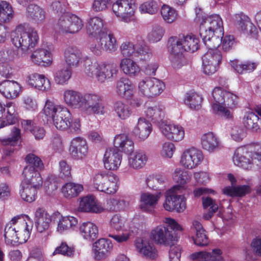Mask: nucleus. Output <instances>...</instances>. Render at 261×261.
Wrapping results in <instances>:
<instances>
[{
	"instance_id": "f257e3e1",
	"label": "nucleus",
	"mask_w": 261,
	"mask_h": 261,
	"mask_svg": "<svg viewBox=\"0 0 261 261\" xmlns=\"http://www.w3.org/2000/svg\"><path fill=\"white\" fill-rule=\"evenodd\" d=\"M199 34L206 46L218 47L224 35L223 23L219 15L203 19L199 27Z\"/></svg>"
},
{
	"instance_id": "f03ea898",
	"label": "nucleus",
	"mask_w": 261,
	"mask_h": 261,
	"mask_svg": "<svg viewBox=\"0 0 261 261\" xmlns=\"http://www.w3.org/2000/svg\"><path fill=\"white\" fill-rule=\"evenodd\" d=\"M12 36V43L24 55L31 51L37 45L39 40L37 32L27 24L17 26Z\"/></svg>"
},
{
	"instance_id": "7ed1b4c3",
	"label": "nucleus",
	"mask_w": 261,
	"mask_h": 261,
	"mask_svg": "<svg viewBox=\"0 0 261 261\" xmlns=\"http://www.w3.org/2000/svg\"><path fill=\"white\" fill-rule=\"evenodd\" d=\"M212 96L211 101L214 113L226 118H232V113L226 107L232 108L236 105L237 95L221 87H216L212 92Z\"/></svg>"
},
{
	"instance_id": "20e7f679",
	"label": "nucleus",
	"mask_w": 261,
	"mask_h": 261,
	"mask_svg": "<svg viewBox=\"0 0 261 261\" xmlns=\"http://www.w3.org/2000/svg\"><path fill=\"white\" fill-rule=\"evenodd\" d=\"M85 72L90 76H95L100 83L111 82L116 78L118 73L117 66L114 64L98 63L87 60L85 62Z\"/></svg>"
},
{
	"instance_id": "39448f33",
	"label": "nucleus",
	"mask_w": 261,
	"mask_h": 261,
	"mask_svg": "<svg viewBox=\"0 0 261 261\" xmlns=\"http://www.w3.org/2000/svg\"><path fill=\"white\" fill-rule=\"evenodd\" d=\"M167 225H160L154 228L150 232V239L156 244L169 245L174 240L173 230H182L181 226L177 222L170 218H166L164 221Z\"/></svg>"
},
{
	"instance_id": "423d86ee",
	"label": "nucleus",
	"mask_w": 261,
	"mask_h": 261,
	"mask_svg": "<svg viewBox=\"0 0 261 261\" xmlns=\"http://www.w3.org/2000/svg\"><path fill=\"white\" fill-rule=\"evenodd\" d=\"M44 113L52 118L55 126L60 130H66L69 127L72 121L71 114L69 110L61 106H56L49 100H47L44 107Z\"/></svg>"
},
{
	"instance_id": "0eeeda50",
	"label": "nucleus",
	"mask_w": 261,
	"mask_h": 261,
	"mask_svg": "<svg viewBox=\"0 0 261 261\" xmlns=\"http://www.w3.org/2000/svg\"><path fill=\"white\" fill-rule=\"evenodd\" d=\"M117 175L105 171H99L93 176V185L97 190L107 194H114L118 188Z\"/></svg>"
},
{
	"instance_id": "6e6552de",
	"label": "nucleus",
	"mask_w": 261,
	"mask_h": 261,
	"mask_svg": "<svg viewBox=\"0 0 261 261\" xmlns=\"http://www.w3.org/2000/svg\"><path fill=\"white\" fill-rule=\"evenodd\" d=\"M234 164L245 169H250L254 165L261 166V153L250 152L246 148H237L233 156Z\"/></svg>"
},
{
	"instance_id": "1a4fd4ad",
	"label": "nucleus",
	"mask_w": 261,
	"mask_h": 261,
	"mask_svg": "<svg viewBox=\"0 0 261 261\" xmlns=\"http://www.w3.org/2000/svg\"><path fill=\"white\" fill-rule=\"evenodd\" d=\"M81 103V110L86 114L104 115L107 113L106 109L102 103L100 94L96 93H87L83 95Z\"/></svg>"
},
{
	"instance_id": "9d476101",
	"label": "nucleus",
	"mask_w": 261,
	"mask_h": 261,
	"mask_svg": "<svg viewBox=\"0 0 261 261\" xmlns=\"http://www.w3.org/2000/svg\"><path fill=\"white\" fill-rule=\"evenodd\" d=\"M81 18L75 15L65 14L62 15L55 27L57 32L61 34H75L83 27Z\"/></svg>"
},
{
	"instance_id": "9b49d317",
	"label": "nucleus",
	"mask_w": 261,
	"mask_h": 261,
	"mask_svg": "<svg viewBox=\"0 0 261 261\" xmlns=\"http://www.w3.org/2000/svg\"><path fill=\"white\" fill-rule=\"evenodd\" d=\"M181 43L176 37H170L168 40L170 50L169 59L172 67L179 69L187 64V60L184 55Z\"/></svg>"
},
{
	"instance_id": "f8f14e48",
	"label": "nucleus",
	"mask_w": 261,
	"mask_h": 261,
	"mask_svg": "<svg viewBox=\"0 0 261 261\" xmlns=\"http://www.w3.org/2000/svg\"><path fill=\"white\" fill-rule=\"evenodd\" d=\"M136 7L133 0H118L112 5V10L117 17L128 22L134 19Z\"/></svg>"
},
{
	"instance_id": "ddd939ff",
	"label": "nucleus",
	"mask_w": 261,
	"mask_h": 261,
	"mask_svg": "<svg viewBox=\"0 0 261 261\" xmlns=\"http://www.w3.org/2000/svg\"><path fill=\"white\" fill-rule=\"evenodd\" d=\"M207 47L208 49L202 57L203 69L206 74L211 75L218 69L222 56L217 47Z\"/></svg>"
},
{
	"instance_id": "4468645a",
	"label": "nucleus",
	"mask_w": 261,
	"mask_h": 261,
	"mask_svg": "<svg viewBox=\"0 0 261 261\" xmlns=\"http://www.w3.org/2000/svg\"><path fill=\"white\" fill-rule=\"evenodd\" d=\"M34 222L38 232L45 233V240L50 235L49 231L51 222V216L43 207H38L34 213Z\"/></svg>"
},
{
	"instance_id": "2eb2a0df",
	"label": "nucleus",
	"mask_w": 261,
	"mask_h": 261,
	"mask_svg": "<svg viewBox=\"0 0 261 261\" xmlns=\"http://www.w3.org/2000/svg\"><path fill=\"white\" fill-rule=\"evenodd\" d=\"M203 159V153L200 150L192 148L185 150L180 160L181 165L188 169H192L199 165Z\"/></svg>"
},
{
	"instance_id": "dca6fc26",
	"label": "nucleus",
	"mask_w": 261,
	"mask_h": 261,
	"mask_svg": "<svg viewBox=\"0 0 261 261\" xmlns=\"http://www.w3.org/2000/svg\"><path fill=\"white\" fill-rule=\"evenodd\" d=\"M184 188L180 186H174L166 193V200L164 203V207L168 211H176L181 213L185 211V205L181 202L180 206L176 207L175 202H177V198L178 194H182Z\"/></svg>"
},
{
	"instance_id": "f3484780",
	"label": "nucleus",
	"mask_w": 261,
	"mask_h": 261,
	"mask_svg": "<svg viewBox=\"0 0 261 261\" xmlns=\"http://www.w3.org/2000/svg\"><path fill=\"white\" fill-rule=\"evenodd\" d=\"M159 127L163 135L168 140L178 142L184 138L185 130L180 125L163 122L159 124Z\"/></svg>"
},
{
	"instance_id": "a211bd4d",
	"label": "nucleus",
	"mask_w": 261,
	"mask_h": 261,
	"mask_svg": "<svg viewBox=\"0 0 261 261\" xmlns=\"http://www.w3.org/2000/svg\"><path fill=\"white\" fill-rule=\"evenodd\" d=\"M113 246L111 242L106 239H100L93 245L92 252L95 260H101L110 254Z\"/></svg>"
},
{
	"instance_id": "6ab92c4d",
	"label": "nucleus",
	"mask_w": 261,
	"mask_h": 261,
	"mask_svg": "<svg viewBox=\"0 0 261 261\" xmlns=\"http://www.w3.org/2000/svg\"><path fill=\"white\" fill-rule=\"evenodd\" d=\"M233 20L244 34L252 38L257 37V30L247 16L243 13L236 14L233 17Z\"/></svg>"
},
{
	"instance_id": "aec40b11",
	"label": "nucleus",
	"mask_w": 261,
	"mask_h": 261,
	"mask_svg": "<svg viewBox=\"0 0 261 261\" xmlns=\"http://www.w3.org/2000/svg\"><path fill=\"white\" fill-rule=\"evenodd\" d=\"M134 244L136 251L141 256L150 259H154L157 257V250L148 239L137 238Z\"/></svg>"
},
{
	"instance_id": "412c9836",
	"label": "nucleus",
	"mask_w": 261,
	"mask_h": 261,
	"mask_svg": "<svg viewBox=\"0 0 261 261\" xmlns=\"http://www.w3.org/2000/svg\"><path fill=\"white\" fill-rule=\"evenodd\" d=\"M121 160L122 155L118 148H108L103 156L104 167L107 170H116L120 166Z\"/></svg>"
},
{
	"instance_id": "4be33fe9",
	"label": "nucleus",
	"mask_w": 261,
	"mask_h": 261,
	"mask_svg": "<svg viewBox=\"0 0 261 261\" xmlns=\"http://www.w3.org/2000/svg\"><path fill=\"white\" fill-rule=\"evenodd\" d=\"M160 192L152 194L149 192L142 193L140 197L139 208L144 212L152 213L161 198Z\"/></svg>"
},
{
	"instance_id": "5701e85b",
	"label": "nucleus",
	"mask_w": 261,
	"mask_h": 261,
	"mask_svg": "<svg viewBox=\"0 0 261 261\" xmlns=\"http://www.w3.org/2000/svg\"><path fill=\"white\" fill-rule=\"evenodd\" d=\"M19 220L20 218L19 216L14 217L5 226L4 238L5 243L7 245H14L17 243V235H18V232H19L17 221Z\"/></svg>"
},
{
	"instance_id": "b1692460",
	"label": "nucleus",
	"mask_w": 261,
	"mask_h": 261,
	"mask_svg": "<svg viewBox=\"0 0 261 261\" xmlns=\"http://www.w3.org/2000/svg\"><path fill=\"white\" fill-rule=\"evenodd\" d=\"M79 209L81 212L100 213L105 211L102 205L93 196H87L81 198Z\"/></svg>"
},
{
	"instance_id": "393cba45",
	"label": "nucleus",
	"mask_w": 261,
	"mask_h": 261,
	"mask_svg": "<svg viewBox=\"0 0 261 261\" xmlns=\"http://www.w3.org/2000/svg\"><path fill=\"white\" fill-rule=\"evenodd\" d=\"M104 20L98 16L89 18L86 23V29L89 36L98 37L104 33Z\"/></svg>"
},
{
	"instance_id": "a878e982",
	"label": "nucleus",
	"mask_w": 261,
	"mask_h": 261,
	"mask_svg": "<svg viewBox=\"0 0 261 261\" xmlns=\"http://www.w3.org/2000/svg\"><path fill=\"white\" fill-rule=\"evenodd\" d=\"M20 92L21 86L16 81L5 80L0 83V92L7 98H15Z\"/></svg>"
},
{
	"instance_id": "bb28decb",
	"label": "nucleus",
	"mask_w": 261,
	"mask_h": 261,
	"mask_svg": "<svg viewBox=\"0 0 261 261\" xmlns=\"http://www.w3.org/2000/svg\"><path fill=\"white\" fill-rule=\"evenodd\" d=\"M54 220L57 222V231L63 233L73 228L77 224V220L72 216H63L60 213L55 214Z\"/></svg>"
},
{
	"instance_id": "cd10ccee",
	"label": "nucleus",
	"mask_w": 261,
	"mask_h": 261,
	"mask_svg": "<svg viewBox=\"0 0 261 261\" xmlns=\"http://www.w3.org/2000/svg\"><path fill=\"white\" fill-rule=\"evenodd\" d=\"M116 91L120 96L126 99H130L134 95L135 89L128 79L122 77L117 82Z\"/></svg>"
},
{
	"instance_id": "c85d7f7f",
	"label": "nucleus",
	"mask_w": 261,
	"mask_h": 261,
	"mask_svg": "<svg viewBox=\"0 0 261 261\" xmlns=\"http://www.w3.org/2000/svg\"><path fill=\"white\" fill-rule=\"evenodd\" d=\"M151 131V124L145 118H140L136 126L133 129L132 134L140 140H144L148 137Z\"/></svg>"
},
{
	"instance_id": "c756f323",
	"label": "nucleus",
	"mask_w": 261,
	"mask_h": 261,
	"mask_svg": "<svg viewBox=\"0 0 261 261\" xmlns=\"http://www.w3.org/2000/svg\"><path fill=\"white\" fill-rule=\"evenodd\" d=\"M71 155L75 159H82L88 153V147L85 140L80 137L74 138L70 147Z\"/></svg>"
},
{
	"instance_id": "7c9ffc66",
	"label": "nucleus",
	"mask_w": 261,
	"mask_h": 261,
	"mask_svg": "<svg viewBox=\"0 0 261 261\" xmlns=\"http://www.w3.org/2000/svg\"><path fill=\"white\" fill-rule=\"evenodd\" d=\"M31 60L36 65L49 66L52 63L51 54L45 48H38L32 54Z\"/></svg>"
},
{
	"instance_id": "2f4dec72",
	"label": "nucleus",
	"mask_w": 261,
	"mask_h": 261,
	"mask_svg": "<svg viewBox=\"0 0 261 261\" xmlns=\"http://www.w3.org/2000/svg\"><path fill=\"white\" fill-rule=\"evenodd\" d=\"M222 251L218 248L214 249L212 252L200 251L193 253L191 257L197 261H224Z\"/></svg>"
},
{
	"instance_id": "473e14b6",
	"label": "nucleus",
	"mask_w": 261,
	"mask_h": 261,
	"mask_svg": "<svg viewBox=\"0 0 261 261\" xmlns=\"http://www.w3.org/2000/svg\"><path fill=\"white\" fill-rule=\"evenodd\" d=\"M201 145L204 150L212 153L218 150L220 143L216 135L212 132H208L201 137Z\"/></svg>"
},
{
	"instance_id": "72a5a7b5",
	"label": "nucleus",
	"mask_w": 261,
	"mask_h": 261,
	"mask_svg": "<svg viewBox=\"0 0 261 261\" xmlns=\"http://www.w3.org/2000/svg\"><path fill=\"white\" fill-rule=\"evenodd\" d=\"M79 231L82 237L89 241H93L98 236L97 225L90 221L83 223L79 227Z\"/></svg>"
},
{
	"instance_id": "f704fd0d",
	"label": "nucleus",
	"mask_w": 261,
	"mask_h": 261,
	"mask_svg": "<svg viewBox=\"0 0 261 261\" xmlns=\"http://www.w3.org/2000/svg\"><path fill=\"white\" fill-rule=\"evenodd\" d=\"M64 57L69 67H77L82 59V53L77 47L68 46L64 50Z\"/></svg>"
},
{
	"instance_id": "c9c22d12",
	"label": "nucleus",
	"mask_w": 261,
	"mask_h": 261,
	"mask_svg": "<svg viewBox=\"0 0 261 261\" xmlns=\"http://www.w3.org/2000/svg\"><path fill=\"white\" fill-rule=\"evenodd\" d=\"M26 15L36 23H40L45 20L46 13L44 9L40 6L31 4L26 8Z\"/></svg>"
},
{
	"instance_id": "e433bc0d",
	"label": "nucleus",
	"mask_w": 261,
	"mask_h": 261,
	"mask_svg": "<svg viewBox=\"0 0 261 261\" xmlns=\"http://www.w3.org/2000/svg\"><path fill=\"white\" fill-rule=\"evenodd\" d=\"M20 137V130L19 129L13 127L12 130L11 137L7 139H0V142L4 145H9L4 150V156L5 158L10 156L14 152L13 146Z\"/></svg>"
},
{
	"instance_id": "4c0bfd02",
	"label": "nucleus",
	"mask_w": 261,
	"mask_h": 261,
	"mask_svg": "<svg viewBox=\"0 0 261 261\" xmlns=\"http://www.w3.org/2000/svg\"><path fill=\"white\" fill-rule=\"evenodd\" d=\"M195 234L193 237L194 244L199 246H205L208 244V238L202 224L198 221L194 220L192 223Z\"/></svg>"
},
{
	"instance_id": "58836bf2",
	"label": "nucleus",
	"mask_w": 261,
	"mask_h": 261,
	"mask_svg": "<svg viewBox=\"0 0 261 261\" xmlns=\"http://www.w3.org/2000/svg\"><path fill=\"white\" fill-rule=\"evenodd\" d=\"M114 145L119 151L120 149L129 154L134 150L133 141L124 134L117 135L115 137Z\"/></svg>"
},
{
	"instance_id": "ea45409f",
	"label": "nucleus",
	"mask_w": 261,
	"mask_h": 261,
	"mask_svg": "<svg viewBox=\"0 0 261 261\" xmlns=\"http://www.w3.org/2000/svg\"><path fill=\"white\" fill-rule=\"evenodd\" d=\"M147 160V156L144 152L136 151L129 154L128 158V166L134 169H139L145 165Z\"/></svg>"
},
{
	"instance_id": "a19ab883",
	"label": "nucleus",
	"mask_w": 261,
	"mask_h": 261,
	"mask_svg": "<svg viewBox=\"0 0 261 261\" xmlns=\"http://www.w3.org/2000/svg\"><path fill=\"white\" fill-rule=\"evenodd\" d=\"M145 113L146 117L154 123H159L160 124L162 122H165L163 121L165 115L164 108L161 105L148 107Z\"/></svg>"
},
{
	"instance_id": "79ce46f5",
	"label": "nucleus",
	"mask_w": 261,
	"mask_h": 261,
	"mask_svg": "<svg viewBox=\"0 0 261 261\" xmlns=\"http://www.w3.org/2000/svg\"><path fill=\"white\" fill-rule=\"evenodd\" d=\"M83 191L82 185L73 182L65 184L61 189L62 194L67 199H71L77 197Z\"/></svg>"
},
{
	"instance_id": "37998d69",
	"label": "nucleus",
	"mask_w": 261,
	"mask_h": 261,
	"mask_svg": "<svg viewBox=\"0 0 261 261\" xmlns=\"http://www.w3.org/2000/svg\"><path fill=\"white\" fill-rule=\"evenodd\" d=\"M28 83L32 86L42 90H47L50 87L49 81L44 75L36 73L29 75Z\"/></svg>"
},
{
	"instance_id": "c03bdc74",
	"label": "nucleus",
	"mask_w": 261,
	"mask_h": 261,
	"mask_svg": "<svg viewBox=\"0 0 261 261\" xmlns=\"http://www.w3.org/2000/svg\"><path fill=\"white\" fill-rule=\"evenodd\" d=\"M83 97V95L81 93L72 90H65L64 93L65 102L69 106L79 108L80 110Z\"/></svg>"
},
{
	"instance_id": "a18cd8bd",
	"label": "nucleus",
	"mask_w": 261,
	"mask_h": 261,
	"mask_svg": "<svg viewBox=\"0 0 261 261\" xmlns=\"http://www.w3.org/2000/svg\"><path fill=\"white\" fill-rule=\"evenodd\" d=\"M251 192V187L249 185H239L227 186L223 188V192L224 194L232 197H242Z\"/></svg>"
},
{
	"instance_id": "49530a36",
	"label": "nucleus",
	"mask_w": 261,
	"mask_h": 261,
	"mask_svg": "<svg viewBox=\"0 0 261 261\" xmlns=\"http://www.w3.org/2000/svg\"><path fill=\"white\" fill-rule=\"evenodd\" d=\"M177 40L181 43V46L183 51L194 52L199 48V39L194 35H188L183 36L182 38H177Z\"/></svg>"
},
{
	"instance_id": "de8ad7c7",
	"label": "nucleus",
	"mask_w": 261,
	"mask_h": 261,
	"mask_svg": "<svg viewBox=\"0 0 261 261\" xmlns=\"http://www.w3.org/2000/svg\"><path fill=\"white\" fill-rule=\"evenodd\" d=\"M119 66L125 74L130 76L136 75L140 71V68L137 63L130 58L122 59L120 61Z\"/></svg>"
},
{
	"instance_id": "09e8293b",
	"label": "nucleus",
	"mask_w": 261,
	"mask_h": 261,
	"mask_svg": "<svg viewBox=\"0 0 261 261\" xmlns=\"http://www.w3.org/2000/svg\"><path fill=\"white\" fill-rule=\"evenodd\" d=\"M14 17V11L11 5L8 2H0V24L9 22Z\"/></svg>"
},
{
	"instance_id": "8fccbe9b",
	"label": "nucleus",
	"mask_w": 261,
	"mask_h": 261,
	"mask_svg": "<svg viewBox=\"0 0 261 261\" xmlns=\"http://www.w3.org/2000/svg\"><path fill=\"white\" fill-rule=\"evenodd\" d=\"M21 124L25 130L30 131L37 140L42 139L45 135L44 129L40 126L35 125L34 122L31 120H23Z\"/></svg>"
},
{
	"instance_id": "3c124183",
	"label": "nucleus",
	"mask_w": 261,
	"mask_h": 261,
	"mask_svg": "<svg viewBox=\"0 0 261 261\" xmlns=\"http://www.w3.org/2000/svg\"><path fill=\"white\" fill-rule=\"evenodd\" d=\"M114 111L116 116L122 120L128 118L132 113L130 107L121 101H118L114 103Z\"/></svg>"
},
{
	"instance_id": "603ef678",
	"label": "nucleus",
	"mask_w": 261,
	"mask_h": 261,
	"mask_svg": "<svg viewBox=\"0 0 261 261\" xmlns=\"http://www.w3.org/2000/svg\"><path fill=\"white\" fill-rule=\"evenodd\" d=\"M103 45V49L113 51L117 48V41L114 35L112 33H103L98 37Z\"/></svg>"
},
{
	"instance_id": "864d4df0",
	"label": "nucleus",
	"mask_w": 261,
	"mask_h": 261,
	"mask_svg": "<svg viewBox=\"0 0 261 261\" xmlns=\"http://www.w3.org/2000/svg\"><path fill=\"white\" fill-rule=\"evenodd\" d=\"M203 98L196 93H187L185 98V103L189 108L194 110H198L201 107Z\"/></svg>"
},
{
	"instance_id": "5fc2aeb1",
	"label": "nucleus",
	"mask_w": 261,
	"mask_h": 261,
	"mask_svg": "<svg viewBox=\"0 0 261 261\" xmlns=\"http://www.w3.org/2000/svg\"><path fill=\"white\" fill-rule=\"evenodd\" d=\"M257 66L256 63L249 61L241 64H239L238 62L236 61L231 62V66L240 74L252 72L256 69Z\"/></svg>"
},
{
	"instance_id": "6e6d98bb",
	"label": "nucleus",
	"mask_w": 261,
	"mask_h": 261,
	"mask_svg": "<svg viewBox=\"0 0 261 261\" xmlns=\"http://www.w3.org/2000/svg\"><path fill=\"white\" fill-rule=\"evenodd\" d=\"M71 74V70L68 67L58 69L54 73V81L58 85L65 84L70 79Z\"/></svg>"
},
{
	"instance_id": "4d7b16f0",
	"label": "nucleus",
	"mask_w": 261,
	"mask_h": 261,
	"mask_svg": "<svg viewBox=\"0 0 261 261\" xmlns=\"http://www.w3.org/2000/svg\"><path fill=\"white\" fill-rule=\"evenodd\" d=\"M21 186V189L20 191V194L21 198L27 202H32L34 201L36 199L38 189L22 183Z\"/></svg>"
},
{
	"instance_id": "13d9d810",
	"label": "nucleus",
	"mask_w": 261,
	"mask_h": 261,
	"mask_svg": "<svg viewBox=\"0 0 261 261\" xmlns=\"http://www.w3.org/2000/svg\"><path fill=\"white\" fill-rule=\"evenodd\" d=\"M173 179L175 182L179 184L178 186L184 188V191L185 190L184 185L190 181L191 175L187 171L177 168L173 173Z\"/></svg>"
},
{
	"instance_id": "bf43d9fd",
	"label": "nucleus",
	"mask_w": 261,
	"mask_h": 261,
	"mask_svg": "<svg viewBox=\"0 0 261 261\" xmlns=\"http://www.w3.org/2000/svg\"><path fill=\"white\" fill-rule=\"evenodd\" d=\"M18 230L17 235V243L22 244L27 241L30 236V231L28 228V225L25 221L20 218L19 221H17Z\"/></svg>"
},
{
	"instance_id": "052dcab7",
	"label": "nucleus",
	"mask_w": 261,
	"mask_h": 261,
	"mask_svg": "<svg viewBox=\"0 0 261 261\" xmlns=\"http://www.w3.org/2000/svg\"><path fill=\"white\" fill-rule=\"evenodd\" d=\"M258 121V116L253 112L248 113L244 118V126L252 131H257L259 128Z\"/></svg>"
},
{
	"instance_id": "680f3d73",
	"label": "nucleus",
	"mask_w": 261,
	"mask_h": 261,
	"mask_svg": "<svg viewBox=\"0 0 261 261\" xmlns=\"http://www.w3.org/2000/svg\"><path fill=\"white\" fill-rule=\"evenodd\" d=\"M165 178L161 175H150L146 179L148 187L152 190H158L163 186Z\"/></svg>"
},
{
	"instance_id": "e2e57ef3",
	"label": "nucleus",
	"mask_w": 261,
	"mask_h": 261,
	"mask_svg": "<svg viewBox=\"0 0 261 261\" xmlns=\"http://www.w3.org/2000/svg\"><path fill=\"white\" fill-rule=\"evenodd\" d=\"M161 15L167 23H171L176 20L177 18L176 11L172 7L167 5H163L161 9Z\"/></svg>"
},
{
	"instance_id": "0e129e2a",
	"label": "nucleus",
	"mask_w": 261,
	"mask_h": 261,
	"mask_svg": "<svg viewBox=\"0 0 261 261\" xmlns=\"http://www.w3.org/2000/svg\"><path fill=\"white\" fill-rule=\"evenodd\" d=\"M202 204L204 208H206L210 207V210L206 214H204L203 217L205 220H209L214 213L217 211L218 208V204L216 202L209 197H203Z\"/></svg>"
},
{
	"instance_id": "69168bd1",
	"label": "nucleus",
	"mask_w": 261,
	"mask_h": 261,
	"mask_svg": "<svg viewBox=\"0 0 261 261\" xmlns=\"http://www.w3.org/2000/svg\"><path fill=\"white\" fill-rule=\"evenodd\" d=\"M152 77H146L138 83L139 91L144 96L150 98Z\"/></svg>"
},
{
	"instance_id": "338daca9",
	"label": "nucleus",
	"mask_w": 261,
	"mask_h": 261,
	"mask_svg": "<svg viewBox=\"0 0 261 261\" xmlns=\"http://www.w3.org/2000/svg\"><path fill=\"white\" fill-rule=\"evenodd\" d=\"M165 88L164 83L154 77H152L151 91L150 97L157 96L161 94Z\"/></svg>"
},
{
	"instance_id": "774afa93",
	"label": "nucleus",
	"mask_w": 261,
	"mask_h": 261,
	"mask_svg": "<svg viewBox=\"0 0 261 261\" xmlns=\"http://www.w3.org/2000/svg\"><path fill=\"white\" fill-rule=\"evenodd\" d=\"M6 108L7 113L5 119H7V124H13L17 119V113L15 106L12 102H9L6 105Z\"/></svg>"
}]
</instances>
